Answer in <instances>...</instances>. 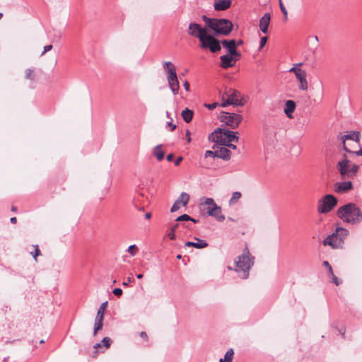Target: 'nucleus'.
<instances>
[{"mask_svg":"<svg viewBox=\"0 0 362 362\" xmlns=\"http://www.w3.org/2000/svg\"><path fill=\"white\" fill-rule=\"evenodd\" d=\"M337 215L343 222L351 225H356L362 222V210L353 202L339 207Z\"/></svg>","mask_w":362,"mask_h":362,"instance_id":"nucleus-1","label":"nucleus"},{"mask_svg":"<svg viewBox=\"0 0 362 362\" xmlns=\"http://www.w3.org/2000/svg\"><path fill=\"white\" fill-rule=\"evenodd\" d=\"M237 132L218 127L209 135L208 139L211 142L219 144L238 142L239 137L237 136Z\"/></svg>","mask_w":362,"mask_h":362,"instance_id":"nucleus-2","label":"nucleus"},{"mask_svg":"<svg viewBox=\"0 0 362 362\" xmlns=\"http://www.w3.org/2000/svg\"><path fill=\"white\" fill-rule=\"evenodd\" d=\"M337 168L339 173L341 180L352 179L358 173L359 166L355 163H352L348 159L346 154L343 155V158L337 163Z\"/></svg>","mask_w":362,"mask_h":362,"instance_id":"nucleus-3","label":"nucleus"},{"mask_svg":"<svg viewBox=\"0 0 362 362\" xmlns=\"http://www.w3.org/2000/svg\"><path fill=\"white\" fill-rule=\"evenodd\" d=\"M349 232L342 227H337L334 233L328 235L322 242L323 245H329L333 249L342 248L344 239Z\"/></svg>","mask_w":362,"mask_h":362,"instance_id":"nucleus-4","label":"nucleus"},{"mask_svg":"<svg viewBox=\"0 0 362 362\" xmlns=\"http://www.w3.org/2000/svg\"><path fill=\"white\" fill-rule=\"evenodd\" d=\"M255 257H252L249 252L247 247H245L241 255L238 257V260L235 262L237 272H241L240 277L242 279H247L249 272L254 264Z\"/></svg>","mask_w":362,"mask_h":362,"instance_id":"nucleus-5","label":"nucleus"},{"mask_svg":"<svg viewBox=\"0 0 362 362\" xmlns=\"http://www.w3.org/2000/svg\"><path fill=\"white\" fill-rule=\"evenodd\" d=\"M163 67L166 74L168 84L173 95L179 93L180 84L175 65L171 62H164Z\"/></svg>","mask_w":362,"mask_h":362,"instance_id":"nucleus-6","label":"nucleus"},{"mask_svg":"<svg viewBox=\"0 0 362 362\" xmlns=\"http://www.w3.org/2000/svg\"><path fill=\"white\" fill-rule=\"evenodd\" d=\"M217 26H214L212 30L214 36L228 35L233 30V25L232 22L226 18H217L215 23Z\"/></svg>","mask_w":362,"mask_h":362,"instance_id":"nucleus-7","label":"nucleus"},{"mask_svg":"<svg viewBox=\"0 0 362 362\" xmlns=\"http://www.w3.org/2000/svg\"><path fill=\"white\" fill-rule=\"evenodd\" d=\"M199 42L202 49H209L212 53H216L221 49V41H219L214 36L209 35L206 33Z\"/></svg>","mask_w":362,"mask_h":362,"instance_id":"nucleus-8","label":"nucleus"},{"mask_svg":"<svg viewBox=\"0 0 362 362\" xmlns=\"http://www.w3.org/2000/svg\"><path fill=\"white\" fill-rule=\"evenodd\" d=\"M337 203L338 200L334 195L327 194L319 201L317 211L320 214H327L337 205Z\"/></svg>","mask_w":362,"mask_h":362,"instance_id":"nucleus-9","label":"nucleus"},{"mask_svg":"<svg viewBox=\"0 0 362 362\" xmlns=\"http://www.w3.org/2000/svg\"><path fill=\"white\" fill-rule=\"evenodd\" d=\"M219 118L221 122L225 123L232 129L237 128L243 120V116L241 115L228 113L226 112H221Z\"/></svg>","mask_w":362,"mask_h":362,"instance_id":"nucleus-10","label":"nucleus"},{"mask_svg":"<svg viewBox=\"0 0 362 362\" xmlns=\"http://www.w3.org/2000/svg\"><path fill=\"white\" fill-rule=\"evenodd\" d=\"M107 306V301L102 303L100 305L97 315L95 319L93 334L95 335L97 332L103 328V322L104 319V313Z\"/></svg>","mask_w":362,"mask_h":362,"instance_id":"nucleus-11","label":"nucleus"},{"mask_svg":"<svg viewBox=\"0 0 362 362\" xmlns=\"http://www.w3.org/2000/svg\"><path fill=\"white\" fill-rule=\"evenodd\" d=\"M206 33V28H202L197 23H190L188 26V34L192 37H197L199 41Z\"/></svg>","mask_w":362,"mask_h":362,"instance_id":"nucleus-12","label":"nucleus"},{"mask_svg":"<svg viewBox=\"0 0 362 362\" xmlns=\"http://www.w3.org/2000/svg\"><path fill=\"white\" fill-rule=\"evenodd\" d=\"M337 182L334 184V191L337 194H345L354 189V185L351 180Z\"/></svg>","mask_w":362,"mask_h":362,"instance_id":"nucleus-13","label":"nucleus"},{"mask_svg":"<svg viewBox=\"0 0 362 362\" xmlns=\"http://www.w3.org/2000/svg\"><path fill=\"white\" fill-rule=\"evenodd\" d=\"M189 201V195L186 192H182L180 197L173 204L170 212H175L180 209L181 206H185Z\"/></svg>","mask_w":362,"mask_h":362,"instance_id":"nucleus-14","label":"nucleus"},{"mask_svg":"<svg viewBox=\"0 0 362 362\" xmlns=\"http://www.w3.org/2000/svg\"><path fill=\"white\" fill-rule=\"evenodd\" d=\"M360 136L361 133L358 131H351L347 134L341 136L340 140L343 144V149L344 150V146H346V140H352L356 141L360 146Z\"/></svg>","mask_w":362,"mask_h":362,"instance_id":"nucleus-15","label":"nucleus"},{"mask_svg":"<svg viewBox=\"0 0 362 362\" xmlns=\"http://www.w3.org/2000/svg\"><path fill=\"white\" fill-rule=\"evenodd\" d=\"M220 66L223 69H228L235 66L237 59L232 58L228 54L220 57Z\"/></svg>","mask_w":362,"mask_h":362,"instance_id":"nucleus-16","label":"nucleus"},{"mask_svg":"<svg viewBox=\"0 0 362 362\" xmlns=\"http://www.w3.org/2000/svg\"><path fill=\"white\" fill-rule=\"evenodd\" d=\"M271 21V15L269 13H265L259 20V29L263 33H267L268 27Z\"/></svg>","mask_w":362,"mask_h":362,"instance_id":"nucleus-17","label":"nucleus"},{"mask_svg":"<svg viewBox=\"0 0 362 362\" xmlns=\"http://www.w3.org/2000/svg\"><path fill=\"white\" fill-rule=\"evenodd\" d=\"M201 205L206 206V214L208 216L213 214L214 211L218 209V205L212 198H206L204 202H201Z\"/></svg>","mask_w":362,"mask_h":362,"instance_id":"nucleus-18","label":"nucleus"},{"mask_svg":"<svg viewBox=\"0 0 362 362\" xmlns=\"http://www.w3.org/2000/svg\"><path fill=\"white\" fill-rule=\"evenodd\" d=\"M231 0H215L214 9L217 11H226L231 6Z\"/></svg>","mask_w":362,"mask_h":362,"instance_id":"nucleus-19","label":"nucleus"},{"mask_svg":"<svg viewBox=\"0 0 362 362\" xmlns=\"http://www.w3.org/2000/svg\"><path fill=\"white\" fill-rule=\"evenodd\" d=\"M306 72L305 70L302 71H299V73H296V77L298 80L300 85L299 88L303 90H306L308 89V81L306 79Z\"/></svg>","mask_w":362,"mask_h":362,"instance_id":"nucleus-20","label":"nucleus"},{"mask_svg":"<svg viewBox=\"0 0 362 362\" xmlns=\"http://www.w3.org/2000/svg\"><path fill=\"white\" fill-rule=\"evenodd\" d=\"M194 240H197V242H192V241H187L185 243V247H193L197 249H202L205 248L208 246V243L206 240L199 239L198 238H194Z\"/></svg>","mask_w":362,"mask_h":362,"instance_id":"nucleus-21","label":"nucleus"},{"mask_svg":"<svg viewBox=\"0 0 362 362\" xmlns=\"http://www.w3.org/2000/svg\"><path fill=\"white\" fill-rule=\"evenodd\" d=\"M224 98H225V94H223L222 95V97H221L222 103L221 104H219V105L223 107H226L228 105H233L234 106H243L244 105V103L242 101V100H232L231 98L228 99V98H227V99L225 100Z\"/></svg>","mask_w":362,"mask_h":362,"instance_id":"nucleus-22","label":"nucleus"},{"mask_svg":"<svg viewBox=\"0 0 362 362\" xmlns=\"http://www.w3.org/2000/svg\"><path fill=\"white\" fill-rule=\"evenodd\" d=\"M296 103L293 100H288L285 103L284 113L288 118H293L292 113L296 109Z\"/></svg>","mask_w":362,"mask_h":362,"instance_id":"nucleus-23","label":"nucleus"},{"mask_svg":"<svg viewBox=\"0 0 362 362\" xmlns=\"http://www.w3.org/2000/svg\"><path fill=\"white\" fill-rule=\"evenodd\" d=\"M216 152L218 153L217 158H221L223 160H229L231 158V152L225 146L221 147L218 150H216Z\"/></svg>","mask_w":362,"mask_h":362,"instance_id":"nucleus-24","label":"nucleus"},{"mask_svg":"<svg viewBox=\"0 0 362 362\" xmlns=\"http://www.w3.org/2000/svg\"><path fill=\"white\" fill-rule=\"evenodd\" d=\"M193 115V110L187 107L185 108L181 112V116L183 120L187 123H189L192 120Z\"/></svg>","mask_w":362,"mask_h":362,"instance_id":"nucleus-25","label":"nucleus"},{"mask_svg":"<svg viewBox=\"0 0 362 362\" xmlns=\"http://www.w3.org/2000/svg\"><path fill=\"white\" fill-rule=\"evenodd\" d=\"M224 94L228 99L239 100L238 98L240 95V93L234 88H226Z\"/></svg>","mask_w":362,"mask_h":362,"instance_id":"nucleus-26","label":"nucleus"},{"mask_svg":"<svg viewBox=\"0 0 362 362\" xmlns=\"http://www.w3.org/2000/svg\"><path fill=\"white\" fill-rule=\"evenodd\" d=\"M153 155L156 156V159L158 161H160L163 159L165 156V152L162 150V145L158 144L153 148Z\"/></svg>","mask_w":362,"mask_h":362,"instance_id":"nucleus-27","label":"nucleus"},{"mask_svg":"<svg viewBox=\"0 0 362 362\" xmlns=\"http://www.w3.org/2000/svg\"><path fill=\"white\" fill-rule=\"evenodd\" d=\"M221 45L228 51V53L230 52L235 48V40H221Z\"/></svg>","mask_w":362,"mask_h":362,"instance_id":"nucleus-28","label":"nucleus"},{"mask_svg":"<svg viewBox=\"0 0 362 362\" xmlns=\"http://www.w3.org/2000/svg\"><path fill=\"white\" fill-rule=\"evenodd\" d=\"M202 19L206 23V27H205L206 28H209L212 30L214 28H213L214 26H215V27L217 26L216 25H215L216 21L217 18H211L207 17L205 15H203L202 16Z\"/></svg>","mask_w":362,"mask_h":362,"instance_id":"nucleus-29","label":"nucleus"},{"mask_svg":"<svg viewBox=\"0 0 362 362\" xmlns=\"http://www.w3.org/2000/svg\"><path fill=\"white\" fill-rule=\"evenodd\" d=\"M209 216L214 217L219 222H223L226 219L225 216L222 214L221 208L219 206H218V209L214 211V214Z\"/></svg>","mask_w":362,"mask_h":362,"instance_id":"nucleus-30","label":"nucleus"},{"mask_svg":"<svg viewBox=\"0 0 362 362\" xmlns=\"http://www.w3.org/2000/svg\"><path fill=\"white\" fill-rule=\"evenodd\" d=\"M234 355L233 349H228L224 355L223 358H221L219 362H232Z\"/></svg>","mask_w":362,"mask_h":362,"instance_id":"nucleus-31","label":"nucleus"},{"mask_svg":"<svg viewBox=\"0 0 362 362\" xmlns=\"http://www.w3.org/2000/svg\"><path fill=\"white\" fill-rule=\"evenodd\" d=\"M111 342H112V340L110 339V338H109L107 337H105L102 339L101 342L97 344L94 347L96 349L100 348L101 344H103L105 347V349H106L110 346Z\"/></svg>","mask_w":362,"mask_h":362,"instance_id":"nucleus-32","label":"nucleus"},{"mask_svg":"<svg viewBox=\"0 0 362 362\" xmlns=\"http://www.w3.org/2000/svg\"><path fill=\"white\" fill-rule=\"evenodd\" d=\"M344 151L350 154L362 156V148L361 147L358 151H351L346 146H344Z\"/></svg>","mask_w":362,"mask_h":362,"instance_id":"nucleus-33","label":"nucleus"},{"mask_svg":"<svg viewBox=\"0 0 362 362\" xmlns=\"http://www.w3.org/2000/svg\"><path fill=\"white\" fill-rule=\"evenodd\" d=\"M241 197V193L239 192H235L232 194V197L230 199V204H233L236 202Z\"/></svg>","mask_w":362,"mask_h":362,"instance_id":"nucleus-34","label":"nucleus"},{"mask_svg":"<svg viewBox=\"0 0 362 362\" xmlns=\"http://www.w3.org/2000/svg\"><path fill=\"white\" fill-rule=\"evenodd\" d=\"M25 78L33 81L35 79L34 71L31 69H27L25 70Z\"/></svg>","mask_w":362,"mask_h":362,"instance_id":"nucleus-35","label":"nucleus"},{"mask_svg":"<svg viewBox=\"0 0 362 362\" xmlns=\"http://www.w3.org/2000/svg\"><path fill=\"white\" fill-rule=\"evenodd\" d=\"M302 64H303L302 63H298V64H294V66L291 68L288 71L291 73H294L295 75H296V73L298 74V73H299V71L300 72L303 71V69L299 68V66H300Z\"/></svg>","mask_w":362,"mask_h":362,"instance_id":"nucleus-36","label":"nucleus"},{"mask_svg":"<svg viewBox=\"0 0 362 362\" xmlns=\"http://www.w3.org/2000/svg\"><path fill=\"white\" fill-rule=\"evenodd\" d=\"M232 58L237 59V61L239 60L241 57V53L237 50V48H235L230 52L228 53Z\"/></svg>","mask_w":362,"mask_h":362,"instance_id":"nucleus-37","label":"nucleus"},{"mask_svg":"<svg viewBox=\"0 0 362 362\" xmlns=\"http://www.w3.org/2000/svg\"><path fill=\"white\" fill-rule=\"evenodd\" d=\"M189 220H191V216L185 214H182L181 216H178L175 219V221L182 222V221H189Z\"/></svg>","mask_w":362,"mask_h":362,"instance_id":"nucleus-38","label":"nucleus"},{"mask_svg":"<svg viewBox=\"0 0 362 362\" xmlns=\"http://www.w3.org/2000/svg\"><path fill=\"white\" fill-rule=\"evenodd\" d=\"M279 4L280 9H281L282 13L284 14V18H285V20H286L287 16H288V11H287L286 7L284 6V5L282 2V0H279Z\"/></svg>","mask_w":362,"mask_h":362,"instance_id":"nucleus-39","label":"nucleus"},{"mask_svg":"<svg viewBox=\"0 0 362 362\" xmlns=\"http://www.w3.org/2000/svg\"><path fill=\"white\" fill-rule=\"evenodd\" d=\"M138 250V248L136 245H132L128 247L127 252L132 255L134 256L136 255V251Z\"/></svg>","mask_w":362,"mask_h":362,"instance_id":"nucleus-40","label":"nucleus"},{"mask_svg":"<svg viewBox=\"0 0 362 362\" xmlns=\"http://www.w3.org/2000/svg\"><path fill=\"white\" fill-rule=\"evenodd\" d=\"M204 156H205V158H208V157L217 158L218 153L216 152V151L207 150L205 152Z\"/></svg>","mask_w":362,"mask_h":362,"instance_id":"nucleus-41","label":"nucleus"},{"mask_svg":"<svg viewBox=\"0 0 362 362\" xmlns=\"http://www.w3.org/2000/svg\"><path fill=\"white\" fill-rule=\"evenodd\" d=\"M291 151L293 152L296 156H298L301 153V147L300 145L294 144L291 148Z\"/></svg>","mask_w":362,"mask_h":362,"instance_id":"nucleus-42","label":"nucleus"},{"mask_svg":"<svg viewBox=\"0 0 362 362\" xmlns=\"http://www.w3.org/2000/svg\"><path fill=\"white\" fill-rule=\"evenodd\" d=\"M30 254L33 255V258L37 261V257L41 255V252L38 247V245H35V251L31 252Z\"/></svg>","mask_w":362,"mask_h":362,"instance_id":"nucleus-43","label":"nucleus"},{"mask_svg":"<svg viewBox=\"0 0 362 362\" xmlns=\"http://www.w3.org/2000/svg\"><path fill=\"white\" fill-rule=\"evenodd\" d=\"M267 40H268V38H267V36L261 37L260 42H259V50L262 49L264 47V45H266V43L267 42Z\"/></svg>","mask_w":362,"mask_h":362,"instance_id":"nucleus-44","label":"nucleus"},{"mask_svg":"<svg viewBox=\"0 0 362 362\" xmlns=\"http://www.w3.org/2000/svg\"><path fill=\"white\" fill-rule=\"evenodd\" d=\"M323 265L327 267V269H328L329 274L330 275H333V269L332 266L329 264V263L327 261L323 262Z\"/></svg>","mask_w":362,"mask_h":362,"instance_id":"nucleus-45","label":"nucleus"},{"mask_svg":"<svg viewBox=\"0 0 362 362\" xmlns=\"http://www.w3.org/2000/svg\"><path fill=\"white\" fill-rule=\"evenodd\" d=\"M172 121L173 119L170 118V121L166 123V126L170 127V132L174 131L177 127V125L175 124H173Z\"/></svg>","mask_w":362,"mask_h":362,"instance_id":"nucleus-46","label":"nucleus"},{"mask_svg":"<svg viewBox=\"0 0 362 362\" xmlns=\"http://www.w3.org/2000/svg\"><path fill=\"white\" fill-rule=\"evenodd\" d=\"M112 293L115 296L119 297L122 295V290L120 288H115L112 290Z\"/></svg>","mask_w":362,"mask_h":362,"instance_id":"nucleus-47","label":"nucleus"},{"mask_svg":"<svg viewBox=\"0 0 362 362\" xmlns=\"http://www.w3.org/2000/svg\"><path fill=\"white\" fill-rule=\"evenodd\" d=\"M217 106H219V103H216V102L211 103V104H205V107H206L209 110H214Z\"/></svg>","mask_w":362,"mask_h":362,"instance_id":"nucleus-48","label":"nucleus"},{"mask_svg":"<svg viewBox=\"0 0 362 362\" xmlns=\"http://www.w3.org/2000/svg\"><path fill=\"white\" fill-rule=\"evenodd\" d=\"M332 277V282L336 285V286H339L340 284H341V281L339 280V279L338 277H337L334 274L333 275H331Z\"/></svg>","mask_w":362,"mask_h":362,"instance_id":"nucleus-49","label":"nucleus"},{"mask_svg":"<svg viewBox=\"0 0 362 362\" xmlns=\"http://www.w3.org/2000/svg\"><path fill=\"white\" fill-rule=\"evenodd\" d=\"M52 49V45H46L44 47V50L43 52H42L41 54V56L43 55L45 53H46L47 52H49L50 51L51 49Z\"/></svg>","mask_w":362,"mask_h":362,"instance_id":"nucleus-50","label":"nucleus"},{"mask_svg":"<svg viewBox=\"0 0 362 362\" xmlns=\"http://www.w3.org/2000/svg\"><path fill=\"white\" fill-rule=\"evenodd\" d=\"M222 146H227L228 148H232V149H236L237 146L236 145L232 144V142H230L228 144H221Z\"/></svg>","mask_w":362,"mask_h":362,"instance_id":"nucleus-51","label":"nucleus"},{"mask_svg":"<svg viewBox=\"0 0 362 362\" xmlns=\"http://www.w3.org/2000/svg\"><path fill=\"white\" fill-rule=\"evenodd\" d=\"M168 236L170 240H175V231L171 230L168 233Z\"/></svg>","mask_w":362,"mask_h":362,"instance_id":"nucleus-52","label":"nucleus"},{"mask_svg":"<svg viewBox=\"0 0 362 362\" xmlns=\"http://www.w3.org/2000/svg\"><path fill=\"white\" fill-rule=\"evenodd\" d=\"M134 281V279L133 278H132V277H128V278H127V281H124V282L122 283V285H123L124 286H127L129 285V283L133 282Z\"/></svg>","mask_w":362,"mask_h":362,"instance_id":"nucleus-53","label":"nucleus"},{"mask_svg":"<svg viewBox=\"0 0 362 362\" xmlns=\"http://www.w3.org/2000/svg\"><path fill=\"white\" fill-rule=\"evenodd\" d=\"M183 86L187 91L189 90V83L187 81H184Z\"/></svg>","mask_w":362,"mask_h":362,"instance_id":"nucleus-54","label":"nucleus"},{"mask_svg":"<svg viewBox=\"0 0 362 362\" xmlns=\"http://www.w3.org/2000/svg\"><path fill=\"white\" fill-rule=\"evenodd\" d=\"M183 160V158L182 156H179L177 158V159L175 160V165L177 166L180 165V162Z\"/></svg>","mask_w":362,"mask_h":362,"instance_id":"nucleus-55","label":"nucleus"},{"mask_svg":"<svg viewBox=\"0 0 362 362\" xmlns=\"http://www.w3.org/2000/svg\"><path fill=\"white\" fill-rule=\"evenodd\" d=\"M140 337L141 338H143L144 340H147L148 339V335L145 332H141L140 334H139Z\"/></svg>","mask_w":362,"mask_h":362,"instance_id":"nucleus-56","label":"nucleus"},{"mask_svg":"<svg viewBox=\"0 0 362 362\" xmlns=\"http://www.w3.org/2000/svg\"><path fill=\"white\" fill-rule=\"evenodd\" d=\"M243 43H244V42L243 40H235V48H237V47L242 45Z\"/></svg>","mask_w":362,"mask_h":362,"instance_id":"nucleus-57","label":"nucleus"},{"mask_svg":"<svg viewBox=\"0 0 362 362\" xmlns=\"http://www.w3.org/2000/svg\"><path fill=\"white\" fill-rule=\"evenodd\" d=\"M186 139L188 143L191 142L190 132L189 130L186 131Z\"/></svg>","mask_w":362,"mask_h":362,"instance_id":"nucleus-58","label":"nucleus"},{"mask_svg":"<svg viewBox=\"0 0 362 362\" xmlns=\"http://www.w3.org/2000/svg\"><path fill=\"white\" fill-rule=\"evenodd\" d=\"M174 158V155L173 153H170L167 156L166 159L168 162H171Z\"/></svg>","mask_w":362,"mask_h":362,"instance_id":"nucleus-59","label":"nucleus"},{"mask_svg":"<svg viewBox=\"0 0 362 362\" xmlns=\"http://www.w3.org/2000/svg\"><path fill=\"white\" fill-rule=\"evenodd\" d=\"M61 37H62V34L59 33L58 35H56L54 36V40L56 41H59V40L61 39Z\"/></svg>","mask_w":362,"mask_h":362,"instance_id":"nucleus-60","label":"nucleus"},{"mask_svg":"<svg viewBox=\"0 0 362 362\" xmlns=\"http://www.w3.org/2000/svg\"><path fill=\"white\" fill-rule=\"evenodd\" d=\"M182 226L185 227V228H187L188 229H192V226L190 225V224H187V223H183Z\"/></svg>","mask_w":362,"mask_h":362,"instance_id":"nucleus-61","label":"nucleus"},{"mask_svg":"<svg viewBox=\"0 0 362 362\" xmlns=\"http://www.w3.org/2000/svg\"><path fill=\"white\" fill-rule=\"evenodd\" d=\"M11 223L14 224L17 222V218L16 217H11L10 219Z\"/></svg>","mask_w":362,"mask_h":362,"instance_id":"nucleus-62","label":"nucleus"},{"mask_svg":"<svg viewBox=\"0 0 362 362\" xmlns=\"http://www.w3.org/2000/svg\"><path fill=\"white\" fill-rule=\"evenodd\" d=\"M189 221H192L194 223H197L199 222V219H195V218L191 217V220H189Z\"/></svg>","mask_w":362,"mask_h":362,"instance_id":"nucleus-63","label":"nucleus"},{"mask_svg":"<svg viewBox=\"0 0 362 362\" xmlns=\"http://www.w3.org/2000/svg\"><path fill=\"white\" fill-rule=\"evenodd\" d=\"M179 226V224L178 223H176L175 224L172 228H171V230H173V231H175L176 228Z\"/></svg>","mask_w":362,"mask_h":362,"instance_id":"nucleus-64","label":"nucleus"}]
</instances>
